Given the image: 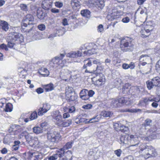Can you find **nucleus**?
Masks as SVG:
<instances>
[{
  "instance_id": "f257e3e1",
  "label": "nucleus",
  "mask_w": 160,
  "mask_h": 160,
  "mask_svg": "<svg viewBox=\"0 0 160 160\" xmlns=\"http://www.w3.org/2000/svg\"><path fill=\"white\" fill-rule=\"evenodd\" d=\"M140 153L142 154L145 159L157 155L155 149L151 146H148L145 144H141L139 146Z\"/></svg>"
},
{
  "instance_id": "f03ea898",
  "label": "nucleus",
  "mask_w": 160,
  "mask_h": 160,
  "mask_svg": "<svg viewBox=\"0 0 160 160\" xmlns=\"http://www.w3.org/2000/svg\"><path fill=\"white\" fill-rule=\"evenodd\" d=\"M34 18L30 14L27 15L23 18L22 23V28L23 31L28 33L33 32Z\"/></svg>"
},
{
  "instance_id": "7ed1b4c3",
  "label": "nucleus",
  "mask_w": 160,
  "mask_h": 160,
  "mask_svg": "<svg viewBox=\"0 0 160 160\" xmlns=\"http://www.w3.org/2000/svg\"><path fill=\"white\" fill-rule=\"evenodd\" d=\"M133 39L129 37H126L121 41L120 48L123 52H131L134 48Z\"/></svg>"
},
{
  "instance_id": "20e7f679",
  "label": "nucleus",
  "mask_w": 160,
  "mask_h": 160,
  "mask_svg": "<svg viewBox=\"0 0 160 160\" xmlns=\"http://www.w3.org/2000/svg\"><path fill=\"white\" fill-rule=\"evenodd\" d=\"M65 54H61L60 56L55 57L52 59L50 62V68H53L54 67H57L58 66L59 68H62L64 66L63 61L62 60L65 56Z\"/></svg>"
},
{
  "instance_id": "39448f33",
  "label": "nucleus",
  "mask_w": 160,
  "mask_h": 160,
  "mask_svg": "<svg viewBox=\"0 0 160 160\" xmlns=\"http://www.w3.org/2000/svg\"><path fill=\"white\" fill-rule=\"evenodd\" d=\"M9 38H11L17 44H19L23 42V37L22 35L16 32H12L9 34Z\"/></svg>"
},
{
  "instance_id": "423d86ee",
  "label": "nucleus",
  "mask_w": 160,
  "mask_h": 160,
  "mask_svg": "<svg viewBox=\"0 0 160 160\" xmlns=\"http://www.w3.org/2000/svg\"><path fill=\"white\" fill-rule=\"evenodd\" d=\"M117 9L112 10V12L109 13L107 16V17L108 19L111 21L113 20L114 19H116V21L111 23V25L114 27L115 24L118 23V22L120 21L119 20V15H117Z\"/></svg>"
},
{
  "instance_id": "0eeeda50",
  "label": "nucleus",
  "mask_w": 160,
  "mask_h": 160,
  "mask_svg": "<svg viewBox=\"0 0 160 160\" xmlns=\"http://www.w3.org/2000/svg\"><path fill=\"white\" fill-rule=\"evenodd\" d=\"M51 115L52 118L55 121L57 125L60 126L62 123V118L61 113L58 110H56L52 112Z\"/></svg>"
},
{
  "instance_id": "6e6552de",
  "label": "nucleus",
  "mask_w": 160,
  "mask_h": 160,
  "mask_svg": "<svg viewBox=\"0 0 160 160\" xmlns=\"http://www.w3.org/2000/svg\"><path fill=\"white\" fill-rule=\"evenodd\" d=\"M157 128L156 126H153L147 131V134L149 136L144 138V140L146 141H149L151 140L152 139H155L157 138Z\"/></svg>"
},
{
  "instance_id": "1a4fd4ad",
  "label": "nucleus",
  "mask_w": 160,
  "mask_h": 160,
  "mask_svg": "<svg viewBox=\"0 0 160 160\" xmlns=\"http://www.w3.org/2000/svg\"><path fill=\"white\" fill-rule=\"evenodd\" d=\"M84 65L82 67L81 72L83 74L86 73H91V72L89 68L92 65L91 58H88L83 61Z\"/></svg>"
},
{
  "instance_id": "9d476101",
  "label": "nucleus",
  "mask_w": 160,
  "mask_h": 160,
  "mask_svg": "<svg viewBox=\"0 0 160 160\" xmlns=\"http://www.w3.org/2000/svg\"><path fill=\"white\" fill-rule=\"evenodd\" d=\"M65 94L66 98L69 102L74 101L77 99V95L75 93L73 92L72 89L71 88H66V89Z\"/></svg>"
},
{
  "instance_id": "9b49d317",
  "label": "nucleus",
  "mask_w": 160,
  "mask_h": 160,
  "mask_svg": "<svg viewBox=\"0 0 160 160\" xmlns=\"http://www.w3.org/2000/svg\"><path fill=\"white\" fill-rule=\"evenodd\" d=\"M129 147H137L141 144H142L140 143L138 137L136 135H131L129 136Z\"/></svg>"
},
{
  "instance_id": "f8f14e48",
  "label": "nucleus",
  "mask_w": 160,
  "mask_h": 160,
  "mask_svg": "<svg viewBox=\"0 0 160 160\" xmlns=\"http://www.w3.org/2000/svg\"><path fill=\"white\" fill-rule=\"evenodd\" d=\"M60 138L59 134L56 132L47 133V138L48 140L52 142H57Z\"/></svg>"
},
{
  "instance_id": "ddd939ff",
  "label": "nucleus",
  "mask_w": 160,
  "mask_h": 160,
  "mask_svg": "<svg viewBox=\"0 0 160 160\" xmlns=\"http://www.w3.org/2000/svg\"><path fill=\"white\" fill-rule=\"evenodd\" d=\"M97 80L95 82V84L100 86L105 84L106 79L102 73L98 74L97 76Z\"/></svg>"
},
{
  "instance_id": "4468645a",
  "label": "nucleus",
  "mask_w": 160,
  "mask_h": 160,
  "mask_svg": "<svg viewBox=\"0 0 160 160\" xmlns=\"http://www.w3.org/2000/svg\"><path fill=\"white\" fill-rule=\"evenodd\" d=\"M155 98H142L141 100H140L138 105L139 106H144V105H148L150 102H152L155 101L156 102H158L155 100Z\"/></svg>"
},
{
  "instance_id": "2eb2a0df",
  "label": "nucleus",
  "mask_w": 160,
  "mask_h": 160,
  "mask_svg": "<svg viewBox=\"0 0 160 160\" xmlns=\"http://www.w3.org/2000/svg\"><path fill=\"white\" fill-rule=\"evenodd\" d=\"M113 126L115 130L118 131H120L125 133L128 132V128L125 126L122 125L120 123H115L114 124Z\"/></svg>"
},
{
  "instance_id": "dca6fc26",
  "label": "nucleus",
  "mask_w": 160,
  "mask_h": 160,
  "mask_svg": "<svg viewBox=\"0 0 160 160\" xmlns=\"http://www.w3.org/2000/svg\"><path fill=\"white\" fill-rule=\"evenodd\" d=\"M52 6V1L51 0H44L42 2V6L45 10H48L51 8Z\"/></svg>"
},
{
  "instance_id": "f3484780",
  "label": "nucleus",
  "mask_w": 160,
  "mask_h": 160,
  "mask_svg": "<svg viewBox=\"0 0 160 160\" xmlns=\"http://www.w3.org/2000/svg\"><path fill=\"white\" fill-rule=\"evenodd\" d=\"M152 123V120L149 118L146 119L143 124L142 125V127L140 130L142 132H144L146 129V127L147 126H150Z\"/></svg>"
},
{
  "instance_id": "a211bd4d",
  "label": "nucleus",
  "mask_w": 160,
  "mask_h": 160,
  "mask_svg": "<svg viewBox=\"0 0 160 160\" xmlns=\"http://www.w3.org/2000/svg\"><path fill=\"white\" fill-rule=\"evenodd\" d=\"M71 4L74 9L77 10L80 8L81 5L80 2L78 0H72Z\"/></svg>"
},
{
  "instance_id": "6ab92c4d",
  "label": "nucleus",
  "mask_w": 160,
  "mask_h": 160,
  "mask_svg": "<svg viewBox=\"0 0 160 160\" xmlns=\"http://www.w3.org/2000/svg\"><path fill=\"white\" fill-rule=\"evenodd\" d=\"M8 47L10 48H13L14 49H18L17 46L18 45V44L13 41L12 40H11V38H9V39L7 41Z\"/></svg>"
},
{
  "instance_id": "aec40b11",
  "label": "nucleus",
  "mask_w": 160,
  "mask_h": 160,
  "mask_svg": "<svg viewBox=\"0 0 160 160\" xmlns=\"http://www.w3.org/2000/svg\"><path fill=\"white\" fill-rule=\"evenodd\" d=\"M80 96L81 98L84 100H87L89 99L88 96V90L86 89L82 90L80 93Z\"/></svg>"
},
{
  "instance_id": "412c9836",
  "label": "nucleus",
  "mask_w": 160,
  "mask_h": 160,
  "mask_svg": "<svg viewBox=\"0 0 160 160\" xmlns=\"http://www.w3.org/2000/svg\"><path fill=\"white\" fill-rule=\"evenodd\" d=\"M47 13L43 12L41 8L38 9L37 10V16L38 18L41 20L44 19L45 17L47 15Z\"/></svg>"
},
{
  "instance_id": "4be33fe9",
  "label": "nucleus",
  "mask_w": 160,
  "mask_h": 160,
  "mask_svg": "<svg viewBox=\"0 0 160 160\" xmlns=\"http://www.w3.org/2000/svg\"><path fill=\"white\" fill-rule=\"evenodd\" d=\"M68 57L70 58H75L82 56V53L80 51H78L77 52H72L67 53L66 55Z\"/></svg>"
},
{
  "instance_id": "5701e85b",
  "label": "nucleus",
  "mask_w": 160,
  "mask_h": 160,
  "mask_svg": "<svg viewBox=\"0 0 160 160\" xmlns=\"http://www.w3.org/2000/svg\"><path fill=\"white\" fill-rule=\"evenodd\" d=\"M129 136L128 135H123L120 138V141L121 143L129 144Z\"/></svg>"
},
{
  "instance_id": "b1692460",
  "label": "nucleus",
  "mask_w": 160,
  "mask_h": 160,
  "mask_svg": "<svg viewBox=\"0 0 160 160\" xmlns=\"http://www.w3.org/2000/svg\"><path fill=\"white\" fill-rule=\"evenodd\" d=\"M26 141L28 142L29 146L32 147H34L35 141L33 139V138L30 135L25 136Z\"/></svg>"
},
{
  "instance_id": "393cba45",
  "label": "nucleus",
  "mask_w": 160,
  "mask_h": 160,
  "mask_svg": "<svg viewBox=\"0 0 160 160\" xmlns=\"http://www.w3.org/2000/svg\"><path fill=\"white\" fill-rule=\"evenodd\" d=\"M38 72L39 74L44 77L47 76L49 74L48 70L46 68L44 67H42L39 70Z\"/></svg>"
},
{
  "instance_id": "a878e982",
  "label": "nucleus",
  "mask_w": 160,
  "mask_h": 160,
  "mask_svg": "<svg viewBox=\"0 0 160 160\" xmlns=\"http://www.w3.org/2000/svg\"><path fill=\"white\" fill-rule=\"evenodd\" d=\"M144 28L146 31L147 30L148 32H150V31H152L153 28V23L152 22L149 21L147 22Z\"/></svg>"
},
{
  "instance_id": "bb28decb",
  "label": "nucleus",
  "mask_w": 160,
  "mask_h": 160,
  "mask_svg": "<svg viewBox=\"0 0 160 160\" xmlns=\"http://www.w3.org/2000/svg\"><path fill=\"white\" fill-rule=\"evenodd\" d=\"M134 90L133 92L132 93V96L135 98H138L140 92V88L138 87H135L134 88Z\"/></svg>"
},
{
  "instance_id": "cd10ccee",
  "label": "nucleus",
  "mask_w": 160,
  "mask_h": 160,
  "mask_svg": "<svg viewBox=\"0 0 160 160\" xmlns=\"http://www.w3.org/2000/svg\"><path fill=\"white\" fill-rule=\"evenodd\" d=\"M81 14L83 17L89 18L90 17V12L88 9H84L81 11Z\"/></svg>"
},
{
  "instance_id": "c85d7f7f",
  "label": "nucleus",
  "mask_w": 160,
  "mask_h": 160,
  "mask_svg": "<svg viewBox=\"0 0 160 160\" xmlns=\"http://www.w3.org/2000/svg\"><path fill=\"white\" fill-rule=\"evenodd\" d=\"M1 28L5 31H7L9 29L8 24V22L6 21H1Z\"/></svg>"
},
{
  "instance_id": "c756f323",
  "label": "nucleus",
  "mask_w": 160,
  "mask_h": 160,
  "mask_svg": "<svg viewBox=\"0 0 160 160\" xmlns=\"http://www.w3.org/2000/svg\"><path fill=\"white\" fill-rule=\"evenodd\" d=\"M154 87H159L160 84V79L159 77H156L152 78V80Z\"/></svg>"
},
{
  "instance_id": "7c9ffc66",
  "label": "nucleus",
  "mask_w": 160,
  "mask_h": 160,
  "mask_svg": "<svg viewBox=\"0 0 160 160\" xmlns=\"http://www.w3.org/2000/svg\"><path fill=\"white\" fill-rule=\"evenodd\" d=\"M46 92H49L54 89V85L52 83L47 85H44L43 87Z\"/></svg>"
},
{
  "instance_id": "2f4dec72",
  "label": "nucleus",
  "mask_w": 160,
  "mask_h": 160,
  "mask_svg": "<svg viewBox=\"0 0 160 160\" xmlns=\"http://www.w3.org/2000/svg\"><path fill=\"white\" fill-rule=\"evenodd\" d=\"M65 150L63 148H61L57 151V152L55 154H56L58 158V157L61 158L64 155Z\"/></svg>"
},
{
  "instance_id": "473e14b6",
  "label": "nucleus",
  "mask_w": 160,
  "mask_h": 160,
  "mask_svg": "<svg viewBox=\"0 0 160 160\" xmlns=\"http://www.w3.org/2000/svg\"><path fill=\"white\" fill-rule=\"evenodd\" d=\"M112 113L110 111H102L101 113V116L106 118L110 117L112 116Z\"/></svg>"
},
{
  "instance_id": "72a5a7b5",
  "label": "nucleus",
  "mask_w": 160,
  "mask_h": 160,
  "mask_svg": "<svg viewBox=\"0 0 160 160\" xmlns=\"http://www.w3.org/2000/svg\"><path fill=\"white\" fill-rule=\"evenodd\" d=\"M141 37L143 38H146L149 36L150 34L149 32L146 31L144 28V29H142L140 31Z\"/></svg>"
},
{
  "instance_id": "f704fd0d",
  "label": "nucleus",
  "mask_w": 160,
  "mask_h": 160,
  "mask_svg": "<svg viewBox=\"0 0 160 160\" xmlns=\"http://www.w3.org/2000/svg\"><path fill=\"white\" fill-rule=\"evenodd\" d=\"M95 3L98 7L101 9L105 5L103 0H96Z\"/></svg>"
},
{
  "instance_id": "c9c22d12",
  "label": "nucleus",
  "mask_w": 160,
  "mask_h": 160,
  "mask_svg": "<svg viewBox=\"0 0 160 160\" xmlns=\"http://www.w3.org/2000/svg\"><path fill=\"white\" fill-rule=\"evenodd\" d=\"M13 108L12 105L10 103H8L6 104L4 110L6 112H11Z\"/></svg>"
},
{
  "instance_id": "e433bc0d",
  "label": "nucleus",
  "mask_w": 160,
  "mask_h": 160,
  "mask_svg": "<svg viewBox=\"0 0 160 160\" xmlns=\"http://www.w3.org/2000/svg\"><path fill=\"white\" fill-rule=\"evenodd\" d=\"M151 58L148 55H142L139 58V61L140 62L145 61L148 62V60H150Z\"/></svg>"
},
{
  "instance_id": "4c0bfd02",
  "label": "nucleus",
  "mask_w": 160,
  "mask_h": 160,
  "mask_svg": "<svg viewBox=\"0 0 160 160\" xmlns=\"http://www.w3.org/2000/svg\"><path fill=\"white\" fill-rule=\"evenodd\" d=\"M92 64H95L96 65V69H97L98 66H100L101 64V62L100 60L96 58H91Z\"/></svg>"
},
{
  "instance_id": "58836bf2",
  "label": "nucleus",
  "mask_w": 160,
  "mask_h": 160,
  "mask_svg": "<svg viewBox=\"0 0 160 160\" xmlns=\"http://www.w3.org/2000/svg\"><path fill=\"white\" fill-rule=\"evenodd\" d=\"M111 105L112 107L114 108H117L120 107V105L119 104L118 101L116 99H113L112 100L111 102Z\"/></svg>"
},
{
  "instance_id": "ea45409f",
  "label": "nucleus",
  "mask_w": 160,
  "mask_h": 160,
  "mask_svg": "<svg viewBox=\"0 0 160 160\" xmlns=\"http://www.w3.org/2000/svg\"><path fill=\"white\" fill-rule=\"evenodd\" d=\"M88 119L84 118H76L75 120V122L77 124L84 122L85 123H89Z\"/></svg>"
},
{
  "instance_id": "a19ab883",
  "label": "nucleus",
  "mask_w": 160,
  "mask_h": 160,
  "mask_svg": "<svg viewBox=\"0 0 160 160\" xmlns=\"http://www.w3.org/2000/svg\"><path fill=\"white\" fill-rule=\"evenodd\" d=\"M33 132L37 134L41 133L42 132V129L38 126L34 127L33 128Z\"/></svg>"
},
{
  "instance_id": "79ce46f5",
  "label": "nucleus",
  "mask_w": 160,
  "mask_h": 160,
  "mask_svg": "<svg viewBox=\"0 0 160 160\" xmlns=\"http://www.w3.org/2000/svg\"><path fill=\"white\" fill-rule=\"evenodd\" d=\"M119 102V104L120 105V107L123 104H126L127 102V100L125 99V98L122 97L117 100Z\"/></svg>"
},
{
  "instance_id": "37998d69",
  "label": "nucleus",
  "mask_w": 160,
  "mask_h": 160,
  "mask_svg": "<svg viewBox=\"0 0 160 160\" xmlns=\"http://www.w3.org/2000/svg\"><path fill=\"white\" fill-rule=\"evenodd\" d=\"M73 143V142H68L64 146L63 148L65 150L70 148L72 147Z\"/></svg>"
},
{
  "instance_id": "c03bdc74",
  "label": "nucleus",
  "mask_w": 160,
  "mask_h": 160,
  "mask_svg": "<svg viewBox=\"0 0 160 160\" xmlns=\"http://www.w3.org/2000/svg\"><path fill=\"white\" fill-rule=\"evenodd\" d=\"M72 122V120L69 119L66 121L63 122L62 121V125H60V127H68L71 124Z\"/></svg>"
},
{
  "instance_id": "a18cd8bd",
  "label": "nucleus",
  "mask_w": 160,
  "mask_h": 160,
  "mask_svg": "<svg viewBox=\"0 0 160 160\" xmlns=\"http://www.w3.org/2000/svg\"><path fill=\"white\" fill-rule=\"evenodd\" d=\"M146 84L147 88L149 90H150L154 87V86L152 81H147L146 82Z\"/></svg>"
},
{
  "instance_id": "49530a36",
  "label": "nucleus",
  "mask_w": 160,
  "mask_h": 160,
  "mask_svg": "<svg viewBox=\"0 0 160 160\" xmlns=\"http://www.w3.org/2000/svg\"><path fill=\"white\" fill-rule=\"evenodd\" d=\"M38 115L37 112L36 111H34L32 112L30 116V119L31 120L35 119L37 118Z\"/></svg>"
},
{
  "instance_id": "de8ad7c7",
  "label": "nucleus",
  "mask_w": 160,
  "mask_h": 160,
  "mask_svg": "<svg viewBox=\"0 0 160 160\" xmlns=\"http://www.w3.org/2000/svg\"><path fill=\"white\" fill-rule=\"evenodd\" d=\"M50 106L49 104L47 103H44L43 104V106L42 107L44 110V112H47L50 108Z\"/></svg>"
},
{
  "instance_id": "09e8293b",
  "label": "nucleus",
  "mask_w": 160,
  "mask_h": 160,
  "mask_svg": "<svg viewBox=\"0 0 160 160\" xmlns=\"http://www.w3.org/2000/svg\"><path fill=\"white\" fill-rule=\"evenodd\" d=\"M58 158L57 155L54 154L52 156L47 157V158L44 159V160H47V159L48 160H56Z\"/></svg>"
},
{
  "instance_id": "8fccbe9b",
  "label": "nucleus",
  "mask_w": 160,
  "mask_h": 160,
  "mask_svg": "<svg viewBox=\"0 0 160 160\" xmlns=\"http://www.w3.org/2000/svg\"><path fill=\"white\" fill-rule=\"evenodd\" d=\"M21 9L24 11H28V9L27 5L24 4H21L20 6Z\"/></svg>"
},
{
  "instance_id": "3c124183",
  "label": "nucleus",
  "mask_w": 160,
  "mask_h": 160,
  "mask_svg": "<svg viewBox=\"0 0 160 160\" xmlns=\"http://www.w3.org/2000/svg\"><path fill=\"white\" fill-rule=\"evenodd\" d=\"M54 4L56 7L59 8H61L63 6V3L59 1L55 2Z\"/></svg>"
},
{
  "instance_id": "603ef678",
  "label": "nucleus",
  "mask_w": 160,
  "mask_h": 160,
  "mask_svg": "<svg viewBox=\"0 0 160 160\" xmlns=\"http://www.w3.org/2000/svg\"><path fill=\"white\" fill-rule=\"evenodd\" d=\"M97 52V50L94 48H92L90 50H88V55H91Z\"/></svg>"
},
{
  "instance_id": "864d4df0",
  "label": "nucleus",
  "mask_w": 160,
  "mask_h": 160,
  "mask_svg": "<svg viewBox=\"0 0 160 160\" xmlns=\"http://www.w3.org/2000/svg\"><path fill=\"white\" fill-rule=\"evenodd\" d=\"M44 110L42 108H40L38 111V114L39 116H42L46 112H44Z\"/></svg>"
},
{
  "instance_id": "5fc2aeb1",
  "label": "nucleus",
  "mask_w": 160,
  "mask_h": 160,
  "mask_svg": "<svg viewBox=\"0 0 160 160\" xmlns=\"http://www.w3.org/2000/svg\"><path fill=\"white\" fill-rule=\"evenodd\" d=\"M99 120L97 116L95 117L91 118L89 121H88L89 123H93L95 122H98Z\"/></svg>"
},
{
  "instance_id": "6e6d98bb",
  "label": "nucleus",
  "mask_w": 160,
  "mask_h": 160,
  "mask_svg": "<svg viewBox=\"0 0 160 160\" xmlns=\"http://www.w3.org/2000/svg\"><path fill=\"white\" fill-rule=\"evenodd\" d=\"M6 103V100L5 98H1L0 99V107L2 108L4 105Z\"/></svg>"
},
{
  "instance_id": "4d7b16f0",
  "label": "nucleus",
  "mask_w": 160,
  "mask_h": 160,
  "mask_svg": "<svg viewBox=\"0 0 160 160\" xmlns=\"http://www.w3.org/2000/svg\"><path fill=\"white\" fill-rule=\"evenodd\" d=\"M38 27L39 30L42 31L45 30L46 28L45 25L42 24L39 25Z\"/></svg>"
},
{
  "instance_id": "13d9d810",
  "label": "nucleus",
  "mask_w": 160,
  "mask_h": 160,
  "mask_svg": "<svg viewBox=\"0 0 160 160\" xmlns=\"http://www.w3.org/2000/svg\"><path fill=\"white\" fill-rule=\"evenodd\" d=\"M97 30L99 32H103L104 31L103 26L102 24H100L98 27Z\"/></svg>"
},
{
  "instance_id": "bf43d9fd",
  "label": "nucleus",
  "mask_w": 160,
  "mask_h": 160,
  "mask_svg": "<svg viewBox=\"0 0 160 160\" xmlns=\"http://www.w3.org/2000/svg\"><path fill=\"white\" fill-rule=\"evenodd\" d=\"M3 49L7 51L8 50V49L7 46L4 43H2L0 45V49Z\"/></svg>"
},
{
  "instance_id": "052dcab7",
  "label": "nucleus",
  "mask_w": 160,
  "mask_h": 160,
  "mask_svg": "<svg viewBox=\"0 0 160 160\" xmlns=\"http://www.w3.org/2000/svg\"><path fill=\"white\" fill-rule=\"evenodd\" d=\"M95 92L94 91L92 90H90L89 91L88 90V96L89 97V98L90 97H92L94 94Z\"/></svg>"
},
{
  "instance_id": "680f3d73",
  "label": "nucleus",
  "mask_w": 160,
  "mask_h": 160,
  "mask_svg": "<svg viewBox=\"0 0 160 160\" xmlns=\"http://www.w3.org/2000/svg\"><path fill=\"white\" fill-rule=\"evenodd\" d=\"M121 152L122 151L120 149L116 150L114 151L115 154L118 157L120 156Z\"/></svg>"
},
{
  "instance_id": "e2e57ef3",
  "label": "nucleus",
  "mask_w": 160,
  "mask_h": 160,
  "mask_svg": "<svg viewBox=\"0 0 160 160\" xmlns=\"http://www.w3.org/2000/svg\"><path fill=\"white\" fill-rule=\"evenodd\" d=\"M156 68L160 73V60H159L156 64Z\"/></svg>"
},
{
  "instance_id": "0e129e2a",
  "label": "nucleus",
  "mask_w": 160,
  "mask_h": 160,
  "mask_svg": "<svg viewBox=\"0 0 160 160\" xmlns=\"http://www.w3.org/2000/svg\"><path fill=\"white\" fill-rule=\"evenodd\" d=\"M130 19L128 17H126L123 18L122 20V22L124 23H128L129 22Z\"/></svg>"
},
{
  "instance_id": "69168bd1",
  "label": "nucleus",
  "mask_w": 160,
  "mask_h": 160,
  "mask_svg": "<svg viewBox=\"0 0 160 160\" xmlns=\"http://www.w3.org/2000/svg\"><path fill=\"white\" fill-rule=\"evenodd\" d=\"M51 12L53 13H56L59 12L60 10L56 8H52L51 9Z\"/></svg>"
},
{
  "instance_id": "338daca9",
  "label": "nucleus",
  "mask_w": 160,
  "mask_h": 160,
  "mask_svg": "<svg viewBox=\"0 0 160 160\" xmlns=\"http://www.w3.org/2000/svg\"><path fill=\"white\" fill-rule=\"evenodd\" d=\"M92 107L91 104H87L86 105H84L82 106V108L85 109H91Z\"/></svg>"
},
{
  "instance_id": "774afa93",
  "label": "nucleus",
  "mask_w": 160,
  "mask_h": 160,
  "mask_svg": "<svg viewBox=\"0 0 160 160\" xmlns=\"http://www.w3.org/2000/svg\"><path fill=\"white\" fill-rule=\"evenodd\" d=\"M123 160H133V158L132 156L129 155L124 158Z\"/></svg>"
}]
</instances>
